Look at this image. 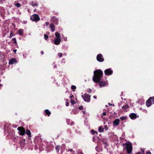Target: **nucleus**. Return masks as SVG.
Listing matches in <instances>:
<instances>
[{
    "label": "nucleus",
    "mask_w": 154,
    "mask_h": 154,
    "mask_svg": "<svg viewBox=\"0 0 154 154\" xmlns=\"http://www.w3.org/2000/svg\"><path fill=\"white\" fill-rule=\"evenodd\" d=\"M93 81L95 83H99L103 75V72L100 69H98L94 71Z\"/></svg>",
    "instance_id": "obj_1"
},
{
    "label": "nucleus",
    "mask_w": 154,
    "mask_h": 154,
    "mask_svg": "<svg viewBox=\"0 0 154 154\" xmlns=\"http://www.w3.org/2000/svg\"><path fill=\"white\" fill-rule=\"evenodd\" d=\"M154 104V96L149 97L146 101V105L147 107L150 106L152 104Z\"/></svg>",
    "instance_id": "obj_2"
},
{
    "label": "nucleus",
    "mask_w": 154,
    "mask_h": 154,
    "mask_svg": "<svg viewBox=\"0 0 154 154\" xmlns=\"http://www.w3.org/2000/svg\"><path fill=\"white\" fill-rule=\"evenodd\" d=\"M126 145V149H127V152L128 154L131 153L133 149L132 145L131 143H125V144Z\"/></svg>",
    "instance_id": "obj_3"
},
{
    "label": "nucleus",
    "mask_w": 154,
    "mask_h": 154,
    "mask_svg": "<svg viewBox=\"0 0 154 154\" xmlns=\"http://www.w3.org/2000/svg\"><path fill=\"white\" fill-rule=\"evenodd\" d=\"M82 97L84 100L86 102H89L90 101L91 95L85 93L84 95H82Z\"/></svg>",
    "instance_id": "obj_4"
},
{
    "label": "nucleus",
    "mask_w": 154,
    "mask_h": 154,
    "mask_svg": "<svg viewBox=\"0 0 154 154\" xmlns=\"http://www.w3.org/2000/svg\"><path fill=\"white\" fill-rule=\"evenodd\" d=\"M30 19L33 21L37 22L40 20V17L38 15L34 14L30 17Z\"/></svg>",
    "instance_id": "obj_5"
},
{
    "label": "nucleus",
    "mask_w": 154,
    "mask_h": 154,
    "mask_svg": "<svg viewBox=\"0 0 154 154\" xmlns=\"http://www.w3.org/2000/svg\"><path fill=\"white\" fill-rule=\"evenodd\" d=\"M17 130L20 132L19 134L20 135H23L25 134V129L23 127H19L17 128Z\"/></svg>",
    "instance_id": "obj_6"
},
{
    "label": "nucleus",
    "mask_w": 154,
    "mask_h": 154,
    "mask_svg": "<svg viewBox=\"0 0 154 154\" xmlns=\"http://www.w3.org/2000/svg\"><path fill=\"white\" fill-rule=\"evenodd\" d=\"M97 60L99 62H102L104 61L103 55L101 54H98L97 56Z\"/></svg>",
    "instance_id": "obj_7"
},
{
    "label": "nucleus",
    "mask_w": 154,
    "mask_h": 154,
    "mask_svg": "<svg viewBox=\"0 0 154 154\" xmlns=\"http://www.w3.org/2000/svg\"><path fill=\"white\" fill-rule=\"evenodd\" d=\"M105 74L106 75H111L113 73V71L111 69H106L104 71Z\"/></svg>",
    "instance_id": "obj_8"
},
{
    "label": "nucleus",
    "mask_w": 154,
    "mask_h": 154,
    "mask_svg": "<svg viewBox=\"0 0 154 154\" xmlns=\"http://www.w3.org/2000/svg\"><path fill=\"white\" fill-rule=\"evenodd\" d=\"M99 84V86L100 87L105 86L107 84V81H103L102 80H101L98 83Z\"/></svg>",
    "instance_id": "obj_9"
},
{
    "label": "nucleus",
    "mask_w": 154,
    "mask_h": 154,
    "mask_svg": "<svg viewBox=\"0 0 154 154\" xmlns=\"http://www.w3.org/2000/svg\"><path fill=\"white\" fill-rule=\"evenodd\" d=\"M129 117L132 119L134 120L136 119L137 116L138 117L139 116H137L135 113H132L129 114Z\"/></svg>",
    "instance_id": "obj_10"
},
{
    "label": "nucleus",
    "mask_w": 154,
    "mask_h": 154,
    "mask_svg": "<svg viewBox=\"0 0 154 154\" xmlns=\"http://www.w3.org/2000/svg\"><path fill=\"white\" fill-rule=\"evenodd\" d=\"M61 42V38H55L54 41V44L58 45L60 44Z\"/></svg>",
    "instance_id": "obj_11"
},
{
    "label": "nucleus",
    "mask_w": 154,
    "mask_h": 154,
    "mask_svg": "<svg viewBox=\"0 0 154 154\" xmlns=\"http://www.w3.org/2000/svg\"><path fill=\"white\" fill-rule=\"evenodd\" d=\"M51 20L52 22H53L55 24L57 25L58 24V19L55 17H52L51 19Z\"/></svg>",
    "instance_id": "obj_12"
},
{
    "label": "nucleus",
    "mask_w": 154,
    "mask_h": 154,
    "mask_svg": "<svg viewBox=\"0 0 154 154\" xmlns=\"http://www.w3.org/2000/svg\"><path fill=\"white\" fill-rule=\"evenodd\" d=\"M129 106L127 104L125 105H124L122 106V109L124 110L125 112H127L128 111L127 109L129 108Z\"/></svg>",
    "instance_id": "obj_13"
},
{
    "label": "nucleus",
    "mask_w": 154,
    "mask_h": 154,
    "mask_svg": "<svg viewBox=\"0 0 154 154\" xmlns=\"http://www.w3.org/2000/svg\"><path fill=\"white\" fill-rule=\"evenodd\" d=\"M120 122L119 119H115L113 122V124L114 125L117 126L119 125Z\"/></svg>",
    "instance_id": "obj_14"
},
{
    "label": "nucleus",
    "mask_w": 154,
    "mask_h": 154,
    "mask_svg": "<svg viewBox=\"0 0 154 154\" xmlns=\"http://www.w3.org/2000/svg\"><path fill=\"white\" fill-rule=\"evenodd\" d=\"M17 61L14 58H11L9 62V64H13L14 63H15Z\"/></svg>",
    "instance_id": "obj_15"
},
{
    "label": "nucleus",
    "mask_w": 154,
    "mask_h": 154,
    "mask_svg": "<svg viewBox=\"0 0 154 154\" xmlns=\"http://www.w3.org/2000/svg\"><path fill=\"white\" fill-rule=\"evenodd\" d=\"M25 133L27 135L28 137H31V133L30 131L28 129H26L25 131Z\"/></svg>",
    "instance_id": "obj_16"
},
{
    "label": "nucleus",
    "mask_w": 154,
    "mask_h": 154,
    "mask_svg": "<svg viewBox=\"0 0 154 154\" xmlns=\"http://www.w3.org/2000/svg\"><path fill=\"white\" fill-rule=\"evenodd\" d=\"M50 27L51 29V31L54 32L55 30V26L52 23L50 24Z\"/></svg>",
    "instance_id": "obj_17"
},
{
    "label": "nucleus",
    "mask_w": 154,
    "mask_h": 154,
    "mask_svg": "<svg viewBox=\"0 0 154 154\" xmlns=\"http://www.w3.org/2000/svg\"><path fill=\"white\" fill-rule=\"evenodd\" d=\"M45 114L47 115L48 116H49L51 114V112L48 109H45Z\"/></svg>",
    "instance_id": "obj_18"
},
{
    "label": "nucleus",
    "mask_w": 154,
    "mask_h": 154,
    "mask_svg": "<svg viewBox=\"0 0 154 154\" xmlns=\"http://www.w3.org/2000/svg\"><path fill=\"white\" fill-rule=\"evenodd\" d=\"M55 35L56 37L55 38H61V36L60 34L58 32H56L55 33Z\"/></svg>",
    "instance_id": "obj_19"
},
{
    "label": "nucleus",
    "mask_w": 154,
    "mask_h": 154,
    "mask_svg": "<svg viewBox=\"0 0 154 154\" xmlns=\"http://www.w3.org/2000/svg\"><path fill=\"white\" fill-rule=\"evenodd\" d=\"M18 34L22 35L23 33V29H20L18 30Z\"/></svg>",
    "instance_id": "obj_20"
},
{
    "label": "nucleus",
    "mask_w": 154,
    "mask_h": 154,
    "mask_svg": "<svg viewBox=\"0 0 154 154\" xmlns=\"http://www.w3.org/2000/svg\"><path fill=\"white\" fill-rule=\"evenodd\" d=\"M91 132L93 135H95V134H98V132L97 131H95L93 129L91 130Z\"/></svg>",
    "instance_id": "obj_21"
},
{
    "label": "nucleus",
    "mask_w": 154,
    "mask_h": 154,
    "mask_svg": "<svg viewBox=\"0 0 154 154\" xmlns=\"http://www.w3.org/2000/svg\"><path fill=\"white\" fill-rule=\"evenodd\" d=\"M98 131L100 132H103L104 131V128L102 126H100L99 128Z\"/></svg>",
    "instance_id": "obj_22"
},
{
    "label": "nucleus",
    "mask_w": 154,
    "mask_h": 154,
    "mask_svg": "<svg viewBox=\"0 0 154 154\" xmlns=\"http://www.w3.org/2000/svg\"><path fill=\"white\" fill-rule=\"evenodd\" d=\"M11 32L10 34V35L9 36V38H11L12 37L14 36L15 35V34L12 33V31H11Z\"/></svg>",
    "instance_id": "obj_23"
},
{
    "label": "nucleus",
    "mask_w": 154,
    "mask_h": 154,
    "mask_svg": "<svg viewBox=\"0 0 154 154\" xmlns=\"http://www.w3.org/2000/svg\"><path fill=\"white\" fill-rule=\"evenodd\" d=\"M76 87L75 86L72 85L71 86V89L73 91H75V90L76 89Z\"/></svg>",
    "instance_id": "obj_24"
},
{
    "label": "nucleus",
    "mask_w": 154,
    "mask_h": 154,
    "mask_svg": "<svg viewBox=\"0 0 154 154\" xmlns=\"http://www.w3.org/2000/svg\"><path fill=\"white\" fill-rule=\"evenodd\" d=\"M31 5H32V6H37L38 5L37 3L34 2H32Z\"/></svg>",
    "instance_id": "obj_25"
},
{
    "label": "nucleus",
    "mask_w": 154,
    "mask_h": 154,
    "mask_svg": "<svg viewBox=\"0 0 154 154\" xmlns=\"http://www.w3.org/2000/svg\"><path fill=\"white\" fill-rule=\"evenodd\" d=\"M12 40L14 42H13V43H15V44H17L16 39L15 38H12Z\"/></svg>",
    "instance_id": "obj_26"
},
{
    "label": "nucleus",
    "mask_w": 154,
    "mask_h": 154,
    "mask_svg": "<svg viewBox=\"0 0 154 154\" xmlns=\"http://www.w3.org/2000/svg\"><path fill=\"white\" fill-rule=\"evenodd\" d=\"M44 38H45V39L46 40H47L48 39V36L47 35H46V34H44Z\"/></svg>",
    "instance_id": "obj_27"
},
{
    "label": "nucleus",
    "mask_w": 154,
    "mask_h": 154,
    "mask_svg": "<svg viewBox=\"0 0 154 154\" xmlns=\"http://www.w3.org/2000/svg\"><path fill=\"white\" fill-rule=\"evenodd\" d=\"M71 103L72 105H73L75 103V102L74 100H72V99H71Z\"/></svg>",
    "instance_id": "obj_28"
},
{
    "label": "nucleus",
    "mask_w": 154,
    "mask_h": 154,
    "mask_svg": "<svg viewBox=\"0 0 154 154\" xmlns=\"http://www.w3.org/2000/svg\"><path fill=\"white\" fill-rule=\"evenodd\" d=\"M15 5L17 7H19L20 6V4L19 3H17L15 4Z\"/></svg>",
    "instance_id": "obj_29"
},
{
    "label": "nucleus",
    "mask_w": 154,
    "mask_h": 154,
    "mask_svg": "<svg viewBox=\"0 0 154 154\" xmlns=\"http://www.w3.org/2000/svg\"><path fill=\"white\" fill-rule=\"evenodd\" d=\"M120 119L122 121L125 120L126 119V118L125 117H120Z\"/></svg>",
    "instance_id": "obj_30"
},
{
    "label": "nucleus",
    "mask_w": 154,
    "mask_h": 154,
    "mask_svg": "<svg viewBox=\"0 0 154 154\" xmlns=\"http://www.w3.org/2000/svg\"><path fill=\"white\" fill-rule=\"evenodd\" d=\"M68 99H66V100L67 101V102H66V106H69V103L68 102Z\"/></svg>",
    "instance_id": "obj_31"
},
{
    "label": "nucleus",
    "mask_w": 154,
    "mask_h": 154,
    "mask_svg": "<svg viewBox=\"0 0 154 154\" xmlns=\"http://www.w3.org/2000/svg\"><path fill=\"white\" fill-rule=\"evenodd\" d=\"M58 55L60 57H61L62 56L63 54L62 53H58Z\"/></svg>",
    "instance_id": "obj_32"
},
{
    "label": "nucleus",
    "mask_w": 154,
    "mask_h": 154,
    "mask_svg": "<svg viewBox=\"0 0 154 154\" xmlns=\"http://www.w3.org/2000/svg\"><path fill=\"white\" fill-rule=\"evenodd\" d=\"M92 90L91 89H88L87 90V92L89 93H91L92 92Z\"/></svg>",
    "instance_id": "obj_33"
},
{
    "label": "nucleus",
    "mask_w": 154,
    "mask_h": 154,
    "mask_svg": "<svg viewBox=\"0 0 154 154\" xmlns=\"http://www.w3.org/2000/svg\"><path fill=\"white\" fill-rule=\"evenodd\" d=\"M12 139L14 141H16V139H17V138H16V137H13Z\"/></svg>",
    "instance_id": "obj_34"
},
{
    "label": "nucleus",
    "mask_w": 154,
    "mask_h": 154,
    "mask_svg": "<svg viewBox=\"0 0 154 154\" xmlns=\"http://www.w3.org/2000/svg\"><path fill=\"white\" fill-rule=\"evenodd\" d=\"M83 106H79V110H81L82 109H83Z\"/></svg>",
    "instance_id": "obj_35"
},
{
    "label": "nucleus",
    "mask_w": 154,
    "mask_h": 154,
    "mask_svg": "<svg viewBox=\"0 0 154 154\" xmlns=\"http://www.w3.org/2000/svg\"><path fill=\"white\" fill-rule=\"evenodd\" d=\"M56 150H59L60 149V146H57L56 148Z\"/></svg>",
    "instance_id": "obj_36"
},
{
    "label": "nucleus",
    "mask_w": 154,
    "mask_h": 154,
    "mask_svg": "<svg viewBox=\"0 0 154 154\" xmlns=\"http://www.w3.org/2000/svg\"><path fill=\"white\" fill-rule=\"evenodd\" d=\"M146 154H151V153L150 151H147L146 152Z\"/></svg>",
    "instance_id": "obj_37"
},
{
    "label": "nucleus",
    "mask_w": 154,
    "mask_h": 154,
    "mask_svg": "<svg viewBox=\"0 0 154 154\" xmlns=\"http://www.w3.org/2000/svg\"><path fill=\"white\" fill-rule=\"evenodd\" d=\"M45 24H46V26H48V24H49V23L48 22H46V23H45Z\"/></svg>",
    "instance_id": "obj_38"
},
{
    "label": "nucleus",
    "mask_w": 154,
    "mask_h": 154,
    "mask_svg": "<svg viewBox=\"0 0 154 154\" xmlns=\"http://www.w3.org/2000/svg\"><path fill=\"white\" fill-rule=\"evenodd\" d=\"M103 116H106V113L105 112H103Z\"/></svg>",
    "instance_id": "obj_39"
},
{
    "label": "nucleus",
    "mask_w": 154,
    "mask_h": 154,
    "mask_svg": "<svg viewBox=\"0 0 154 154\" xmlns=\"http://www.w3.org/2000/svg\"><path fill=\"white\" fill-rule=\"evenodd\" d=\"M108 104L109 106H112L113 105L114 106V104H112L111 103H108Z\"/></svg>",
    "instance_id": "obj_40"
},
{
    "label": "nucleus",
    "mask_w": 154,
    "mask_h": 154,
    "mask_svg": "<svg viewBox=\"0 0 154 154\" xmlns=\"http://www.w3.org/2000/svg\"><path fill=\"white\" fill-rule=\"evenodd\" d=\"M105 127L106 130H107L108 129V128L107 126H106V125L105 126Z\"/></svg>",
    "instance_id": "obj_41"
},
{
    "label": "nucleus",
    "mask_w": 154,
    "mask_h": 154,
    "mask_svg": "<svg viewBox=\"0 0 154 154\" xmlns=\"http://www.w3.org/2000/svg\"><path fill=\"white\" fill-rule=\"evenodd\" d=\"M44 53L43 51H41V54H42V55H43V54H44Z\"/></svg>",
    "instance_id": "obj_42"
},
{
    "label": "nucleus",
    "mask_w": 154,
    "mask_h": 154,
    "mask_svg": "<svg viewBox=\"0 0 154 154\" xmlns=\"http://www.w3.org/2000/svg\"><path fill=\"white\" fill-rule=\"evenodd\" d=\"M93 141L94 142V140H95V137H93Z\"/></svg>",
    "instance_id": "obj_43"
},
{
    "label": "nucleus",
    "mask_w": 154,
    "mask_h": 154,
    "mask_svg": "<svg viewBox=\"0 0 154 154\" xmlns=\"http://www.w3.org/2000/svg\"><path fill=\"white\" fill-rule=\"evenodd\" d=\"M73 97V95H71V96H70V98H72Z\"/></svg>",
    "instance_id": "obj_44"
},
{
    "label": "nucleus",
    "mask_w": 154,
    "mask_h": 154,
    "mask_svg": "<svg viewBox=\"0 0 154 154\" xmlns=\"http://www.w3.org/2000/svg\"><path fill=\"white\" fill-rule=\"evenodd\" d=\"M93 97L94 98V99H96L97 98V97L96 96H93Z\"/></svg>",
    "instance_id": "obj_45"
},
{
    "label": "nucleus",
    "mask_w": 154,
    "mask_h": 154,
    "mask_svg": "<svg viewBox=\"0 0 154 154\" xmlns=\"http://www.w3.org/2000/svg\"><path fill=\"white\" fill-rule=\"evenodd\" d=\"M140 153H141L140 152H137V153H136V154H140Z\"/></svg>",
    "instance_id": "obj_46"
},
{
    "label": "nucleus",
    "mask_w": 154,
    "mask_h": 154,
    "mask_svg": "<svg viewBox=\"0 0 154 154\" xmlns=\"http://www.w3.org/2000/svg\"><path fill=\"white\" fill-rule=\"evenodd\" d=\"M12 25L14 26V27H15V24H13V23H12Z\"/></svg>",
    "instance_id": "obj_47"
},
{
    "label": "nucleus",
    "mask_w": 154,
    "mask_h": 154,
    "mask_svg": "<svg viewBox=\"0 0 154 154\" xmlns=\"http://www.w3.org/2000/svg\"><path fill=\"white\" fill-rule=\"evenodd\" d=\"M16 49L14 50V52H16Z\"/></svg>",
    "instance_id": "obj_48"
},
{
    "label": "nucleus",
    "mask_w": 154,
    "mask_h": 154,
    "mask_svg": "<svg viewBox=\"0 0 154 154\" xmlns=\"http://www.w3.org/2000/svg\"><path fill=\"white\" fill-rule=\"evenodd\" d=\"M142 150V152H144V150Z\"/></svg>",
    "instance_id": "obj_49"
},
{
    "label": "nucleus",
    "mask_w": 154,
    "mask_h": 154,
    "mask_svg": "<svg viewBox=\"0 0 154 154\" xmlns=\"http://www.w3.org/2000/svg\"><path fill=\"white\" fill-rule=\"evenodd\" d=\"M36 11V9H35V10H34V11H35V12Z\"/></svg>",
    "instance_id": "obj_50"
},
{
    "label": "nucleus",
    "mask_w": 154,
    "mask_h": 154,
    "mask_svg": "<svg viewBox=\"0 0 154 154\" xmlns=\"http://www.w3.org/2000/svg\"><path fill=\"white\" fill-rule=\"evenodd\" d=\"M14 127L16 128L17 127H15V126H14Z\"/></svg>",
    "instance_id": "obj_51"
}]
</instances>
